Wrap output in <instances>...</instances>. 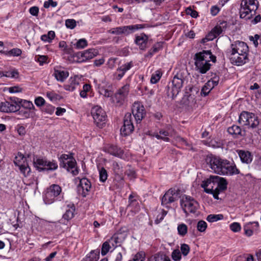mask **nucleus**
Returning a JSON list of instances; mask_svg holds the SVG:
<instances>
[{"label":"nucleus","mask_w":261,"mask_h":261,"mask_svg":"<svg viewBox=\"0 0 261 261\" xmlns=\"http://www.w3.org/2000/svg\"><path fill=\"white\" fill-rule=\"evenodd\" d=\"M249 48L247 44L242 41H236L231 44L226 52L231 63L239 66L246 63L248 60Z\"/></svg>","instance_id":"f257e3e1"},{"label":"nucleus","mask_w":261,"mask_h":261,"mask_svg":"<svg viewBox=\"0 0 261 261\" xmlns=\"http://www.w3.org/2000/svg\"><path fill=\"white\" fill-rule=\"evenodd\" d=\"M194 59L197 70L202 74L205 73L210 69L211 61L213 62L216 61V57L210 50H203L196 54Z\"/></svg>","instance_id":"f03ea898"},{"label":"nucleus","mask_w":261,"mask_h":261,"mask_svg":"<svg viewBox=\"0 0 261 261\" xmlns=\"http://www.w3.org/2000/svg\"><path fill=\"white\" fill-rule=\"evenodd\" d=\"M258 9L257 0H242L240 9V16L246 20L250 19L255 15Z\"/></svg>","instance_id":"7ed1b4c3"},{"label":"nucleus","mask_w":261,"mask_h":261,"mask_svg":"<svg viewBox=\"0 0 261 261\" xmlns=\"http://www.w3.org/2000/svg\"><path fill=\"white\" fill-rule=\"evenodd\" d=\"M238 122L242 126H247L252 128H256L259 124L257 116L247 111H243L240 114Z\"/></svg>","instance_id":"20e7f679"},{"label":"nucleus","mask_w":261,"mask_h":261,"mask_svg":"<svg viewBox=\"0 0 261 261\" xmlns=\"http://www.w3.org/2000/svg\"><path fill=\"white\" fill-rule=\"evenodd\" d=\"M215 184H217V187L215 189H219V191H223L227 189V182L226 180L224 178L218 176H212L209 179L203 181L201 187L205 188Z\"/></svg>","instance_id":"39448f33"},{"label":"nucleus","mask_w":261,"mask_h":261,"mask_svg":"<svg viewBox=\"0 0 261 261\" xmlns=\"http://www.w3.org/2000/svg\"><path fill=\"white\" fill-rule=\"evenodd\" d=\"M180 205L186 214H195L199 207L198 203L194 198L187 196L180 200Z\"/></svg>","instance_id":"423d86ee"},{"label":"nucleus","mask_w":261,"mask_h":261,"mask_svg":"<svg viewBox=\"0 0 261 261\" xmlns=\"http://www.w3.org/2000/svg\"><path fill=\"white\" fill-rule=\"evenodd\" d=\"M143 28V24L121 26L112 28L109 31V33L116 35H124L125 36H128L135 31Z\"/></svg>","instance_id":"0eeeda50"},{"label":"nucleus","mask_w":261,"mask_h":261,"mask_svg":"<svg viewBox=\"0 0 261 261\" xmlns=\"http://www.w3.org/2000/svg\"><path fill=\"white\" fill-rule=\"evenodd\" d=\"M206 161L214 173L221 175L225 160L211 155L207 157Z\"/></svg>","instance_id":"6e6552de"},{"label":"nucleus","mask_w":261,"mask_h":261,"mask_svg":"<svg viewBox=\"0 0 261 261\" xmlns=\"http://www.w3.org/2000/svg\"><path fill=\"white\" fill-rule=\"evenodd\" d=\"M94 123L99 127H102L105 124L107 115L105 111L99 106L93 107L91 111Z\"/></svg>","instance_id":"1a4fd4ad"},{"label":"nucleus","mask_w":261,"mask_h":261,"mask_svg":"<svg viewBox=\"0 0 261 261\" xmlns=\"http://www.w3.org/2000/svg\"><path fill=\"white\" fill-rule=\"evenodd\" d=\"M61 188L56 184L51 185L48 188L44 196V201L46 204H51L55 199L61 194Z\"/></svg>","instance_id":"9d476101"},{"label":"nucleus","mask_w":261,"mask_h":261,"mask_svg":"<svg viewBox=\"0 0 261 261\" xmlns=\"http://www.w3.org/2000/svg\"><path fill=\"white\" fill-rule=\"evenodd\" d=\"M184 82V78L180 73H177L174 77L172 81L171 86H169V88H171L172 97L176 96L180 91L182 87Z\"/></svg>","instance_id":"9b49d317"},{"label":"nucleus","mask_w":261,"mask_h":261,"mask_svg":"<svg viewBox=\"0 0 261 261\" xmlns=\"http://www.w3.org/2000/svg\"><path fill=\"white\" fill-rule=\"evenodd\" d=\"M132 111L137 123L140 122L146 114L145 108L140 102H135L134 103Z\"/></svg>","instance_id":"f8f14e48"},{"label":"nucleus","mask_w":261,"mask_h":261,"mask_svg":"<svg viewBox=\"0 0 261 261\" xmlns=\"http://www.w3.org/2000/svg\"><path fill=\"white\" fill-rule=\"evenodd\" d=\"M179 193L175 189H170L162 198V204L167 205L178 200Z\"/></svg>","instance_id":"ddd939ff"},{"label":"nucleus","mask_w":261,"mask_h":261,"mask_svg":"<svg viewBox=\"0 0 261 261\" xmlns=\"http://www.w3.org/2000/svg\"><path fill=\"white\" fill-rule=\"evenodd\" d=\"M222 170V175H232L238 174L240 173L239 169H237L236 165L229 161L225 160Z\"/></svg>","instance_id":"4468645a"},{"label":"nucleus","mask_w":261,"mask_h":261,"mask_svg":"<svg viewBox=\"0 0 261 261\" xmlns=\"http://www.w3.org/2000/svg\"><path fill=\"white\" fill-rule=\"evenodd\" d=\"M103 151L114 156L122 158L124 152L122 149L113 144L106 145L103 147Z\"/></svg>","instance_id":"2eb2a0df"},{"label":"nucleus","mask_w":261,"mask_h":261,"mask_svg":"<svg viewBox=\"0 0 261 261\" xmlns=\"http://www.w3.org/2000/svg\"><path fill=\"white\" fill-rule=\"evenodd\" d=\"M259 224L257 222H252L246 223L244 229L246 236L250 237L252 235L253 232L258 230Z\"/></svg>","instance_id":"dca6fc26"},{"label":"nucleus","mask_w":261,"mask_h":261,"mask_svg":"<svg viewBox=\"0 0 261 261\" xmlns=\"http://www.w3.org/2000/svg\"><path fill=\"white\" fill-rule=\"evenodd\" d=\"M148 37L144 33L136 36L135 43L139 46L140 49L144 50L146 47Z\"/></svg>","instance_id":"f3484780"},{"label":"nucleus","mask_w":261,"mask_h":261,"mask_svg":"<svg viewBox=\"0 0 261 261\" xmlns=\"http://www.w3.org/2000/svg\"><path fill=\"white\" fill-rule=\"evenodd\" d=\"M91 187L90 181L88 179L84 178L80 180L79 191H80L81 189H82V195L83 197H85L90 191Z\"/></svg>","instance_id":"a211bd4d"},{"label":"nucleus","mask_w":261,"mask_h":261,"mask_svg":"<svg viewBox=\"0 0 261 261\" xmlns=\"http://www.w3.org/2000/svg\"><path fill=\"white\" fill-rule=\"evenodd\" d=\"M18 107L10 104L7 101L0 103V111L5 113H12L17 111Z\"/></svg>","instance_id":"6ab92c4d"},{"label":"nucleus","mask_w":261,"mask_h":261,"mask_svg":"<svg viewBox=\"0 0 261 261\" xmlns=\"http://www.w3.org/2000/svg\"><path fill=\"white\" fill-rule=\"evenodd\" d=\"M125 236L121 233L114 234L109 240L113 245L114 248L120 246L125 239Z\"/></svg>","instance_id":"aec40b11"},{"label":"nucleus","mask_w":261,"mask_h":261,"mask_svg":"<svg viewBox=\"0 0 261 261\" xmlns=\"http://www.w3.org/2000/svg\"><path fill=\"white\" fill-rule=\"evenodd\" d=\"M237 152L241 161L243 163L249 164L251 162L252 160V156L249 151L238 150H237Z\"/></svg>","instance_id":"412c9836"},{"label":"nucleus","mask_w":261,"mask_h":261,"mask_svg":"<svg viewBox=\"0 0 261 261\" xmlns=\"http://www.w3.org/2000/svg\"><path fill=\"white\" fill-rule=\"evenodd\" d=\"M76 161L73 159H70L68 161L65 167H63L66 168L68 172H71L73 175H76L79 173V170L76 167Z\"/></svg>","instance_id":"4be33fe9"},{"label":"nucleus","mask_w":261,"mask_h":261,"mask_svg":"<svg viewBox=\"0 0 261 261\" xmlns=\"http://www.w3.org/2000/svg\"><path fill=\"white\" fill-rule=\"evenodd\" d=\"M75 207L74 204H69L67 206L66 212L63 215V219L68 221L74 217Z\"/></svg>","instance_id":"5701e85b"},{"label":"nucleus","mask_w":261,"mask_h":261,"mask_svg":"<svg viewBox=\"0 0 261 261\" xmlns=\"http://www.w3.org/2000/svg\"><path fill=\"white\" fill-rule=\"evenodd\" d=\"M97 54V50L93 48L89 49L81 53V56L83 58V61L91 59L95 57Z\"/></svg>","instance_id":"b1692460"},{"label":"nucleus","mask_w":261,"mask_h":261,"mask_svg":"<svg viewBox=\"0 0 261 261\" xmlns=\"http://www.w3.org/2000/svg\"><path fill=\"white\" fill-rule=\"evenodd\" d=\"M227 132L235 138L243 136L241 128L240 126L236 125H233L231 127H228Z\"/></svg>","instance_id":"393cba45"},{"label":"nucleus","mask_w":261,"mask_h":261,"mask_svg":"<svg viewBox=\"0 0 261 261\" xmlns=\"http://www.w3.org/2000/svg\"><path fill=\"white\" fill-rule=\"evenodd\" d=\"M54 75L58 81L63 82L69 76V73L67 71L55 69Z\"/></svg>","instance_id":"a878e982"},{"label":"nucleus","mask_w":261,"mask_h":261,"mask_svg":"<svg viewBox=\"0 0 261 261\" xmlns=\"http://www.w3.org/2000/svg\"><path fill=\"white\" fill-rule=\"evenodd\" d=\"M134 129V126L133 125L130 124H124L121 128L120 132L122 135L125 136H127L131 134Z\"/></svg>","instance_id":"bb28decb"},{"label":"nucleus","mask_w":261,"mask_h":261,"mask_svg":"<svg viewBox=\"0 0 261 261\" xmlns=\"http://www.w3.org/2000/svg\"><path fill=\"white\" fill-rule=\"evenodd\" d=\"M113 245L109 239L105 242L101 247V254L105 255L111 249L114 248Z\"/></svg>","instance_id":"cd10ccee"},{"label":"nucleus","mask_w":261,"mask_h":261,"mask_svg":"<svg viewBox=\"0 0 261 261\" xmlns=\"http://www.w3.org/2000/svg\"><path fill=\"white\" fill-rule=\"evenodd\" d=\"M47 160L43 159H37L36 161H34L35 166L38 169L45 170L46 167Z\"/></svg>","instance_id":"c85d7f7f"},{"label":"nucleus","mask_w":261,"mask_h":261,"mask_svg":"<svg viewBox=\"0 0 261 261\" xmlns=\"http://www.w3.org/2000/svg\"><path fill=\"white\" fill-rule=\"evenodd\" d=\"M214 87V85L208 81L201 89V95L206 96Z\"/></svg>","instance_id":"c756f323"},{"label":"nucleus","mask_w":261,"mask_h":261,"mask_svg":"<svg viewBox=\"0 0 261 261\" xmlns=\"http://www.w3.org/2000/svg\"><path fill=\"white\" fill-rule=\"evenodd\" d=\"M209 188L205 187L203 188L204 189V191L207 193L212 194L213 197L216 199H219L218 195L220 191H219V189H213L214 186L211 185L209 186Z\"/></svg>","instance_id":"7c9ffc66"},{"label":"nucleus","mask_w":261,"mask_h":261,"mask_svg":"<svg viewBox=\"0 0 261 261\" xmlns=\"http://www.w3.org/2000/svg\"><path fill=\"white\" fill-rule=\"evenodd\" d=\"M55 33L54 31H50L47 34L42 35L41 39L44 42H50L55 38Z\"/></svg>","instance_id":"2f4dec72"},{"label":"nucleus","mask_w":261,"mask_h":261,"mask_svg":"<svg viewBox=\"0 0 261 261\" xmlns=\"http://www.w3.org/2000/svg\"><path fill=\"white\" fill-rule=\"evenodd\" d=\"M25 158L23 156V155L21 153H18L15 156L14 163L16 166L19 167L20 166L23 165L24 163H26L25 162Z\"/></svg>","instance_id":"473e14b6"},{"label":"nucleus","mask_w":261,"mask_h":261,"mask_svg":"<svg viewBox=\"0 0 261 261\" xmlns=\"http://www.w3.org/2000/svg\"><path fill=\"white\" fill-rule=\"evenodd\" d=\"M18 167L20 172L23 174L24 176L27 177L29 175L31 172V169L27 163H24L23 165L20 166Z\"/></svg>","instance_id":"72a5a7b5"},{"label":"nucleus","mask_w":261,"mask_h":261,"mask_svg":"<svg viewBox=\"0 0 261 261\" xmlns=\"http://www.w3.org/2000/svg\"><path fill=\"white\" fill-rule=\"evenodd\" d=\"M162 75V72L160 70H156L155 71L154 73H153L151 75L150 79V82L152 84H156L161 79Z\"/></svg>","instance_id":"f704fd0d"},{"label":"nucleus","mask_w":261,"mask_h":261,"mask_svg":"<svg viewBox=\"0 0 261 261\" xmlns=\"http://www.w3.org/2000/svg\"><path fill=\"white\" fill-rule=\"evenodd\" d=\"M70 159H73V158L69 155L63 154L59 158V161L60 162V165L61 167H65L67 163H68V161L70 160Z\"/></svg>","instance_id":"c9c22d12"},{"label":"nucleus","mask_w":261,"mask_h":261,"mask_svg":"<svg viewBox=\"0 0 261 261\" xmlns=\"http://www.w3.org/2000/svg\"><path fill=\"white\" fill-rule=\"evenodd\" d=\"M126 98L120 95L117 92L115 94V96L113 98V101L118 106L122 105L125 101Z\"/></svg>","instance_id":"e433bc0d"},{"label":"nucleus","mask_w":261,"mask_h":261,"mask_svg":"<svg viewBox=\"0 0 261 261\" xmlns=\"http://www.w3.org/2000/svg\"><path fill=\"white\" fill-rule=\"evenodd\" d=\"M223 219V215L222 214H211L207 216L206 220L210 222H214Z\"/></svg>","instance_id":"4c0bfd02"},{"label":"nucleus","mask_w":261,"mask_h":261,"mask_svg":"<svg viewBox=\"0 0 261 261\" xmlns=\"http://www.w3.org/2000/svg\"><path fill=\"white\" fill-rule=\"evenodd\" d=\"M20 105L22 106V107L24 108V109L28 110L35 109V107L33 103L30 101L21 99V102H20Z\"/></svg>","instance_id":"58836bf2"},{"label":"nucleus","mask_w":261,"mask_h":261,"mask_svg":"<svg viewBox=\"0 0 261 261\" xmlns=\"http://www.w3.org/2000/svg\"><path fill=\"white\" fill-rule=\"evenodd\" d=\"M177 231L179 236L181 237L185 236L188 232L187 226L184 223L179 224L177 226Z\"/></svg>","instance_id":"ea45409f"},{"label":"nucleus","mask_w":261,"mask_h":261,"mask_svg":"<svg viewBox=\"0 0 261 261\" xmlns=\"http://www.w3.org/2000/svg\"><path fill=\"white\" fill-rule=\"evenodd\" d=\"M99 92L101 95H103L106 97H110L113 95V91L110 89L106 88L104 87H100Z\"/></svg>","instance_id":"a19ab883"},{"label":"nucleus","mask_w":261,"mask_h":261,"mask_svg":"<svg viewBox=\"0 0 261 261\" xmlns=\"http://www.w3.org/2000/svg\"><path fill=\"white\" fill-rule=\"evenodd\" d=\"M112 168L115 174L119 175L122 172V167L118 163L114 162L112 164Z\"/></svg>","instance_id":"79ce46f5"},{"label":"nucleus","mask_w":261,"mask_h":261,"mask_svg":"<svg viewBox=\"0 0 261 261\" xmlns=\"http://www.w3.org/2000/svg\"><path fill=\"white\" fill-rule=\"evenodd\" d=\"M18 115L20 116V119H24L31 117V112L29 110L26 109L19 110Z\"/></svg>","instance_id":"37998d69"},{"label":"nucleus","mask_w":261,"mask_h":261,"mask_svg":"<svg viewBox=\"0 0 261 261\" xmlns=\"http://www.w3.org/2000/svg\"><path fill=\"white\" fill-rule=\"evenodd\" d=\"M129 85H125L122 87L120 89H119L118 90L117 93L120 95L123 96L125 98H126L129 92Z\"/></svg>","instance_id":"c03bdc74"},{"label":"nucleus","mask_w":261,"mask_h":261,"mask_svg":"<svg viewBox=\"0 0 261 261\" xmlns=\"http://www.w3.org/2000/svg\"><path fill=\"white\" fill-rule=\"evenodd\" d=\"M162 48V43L161 42H158L155 44L148 51V56H151L154 53H157Z\"/></svg>","instance_id":"a18cd8bd"},{"label":"nucleus","mask_w":261,"mask_h":261,"mask_svg":"<svg viewBox=\"0 0 261 261\" xmlns=\"http://www.w3.org/2000/svg\"><path fill=\"white\" fill-rule=\"evenodd\" d=\"M207 223L203 220H200L197 224V229L198 231L203 232L205 231L207 228Z\"/></svg>","instance_id":"49530a36"},{"label":"nucleus","mask_w":261,"mask_h":261,"mask_svg":"<svg viewBox=\"0 0 261 261\" xmlns=\"http://www.w3.org/2000/svg\"><path fill=\"white\" fill-rule=\"evenodd\" d=\"M70 81V84L69 85H66L65 86V89L69 91H73L79 84L74 79H73L71 78Z\"/></svg>","instance_id":"de8ad7c7"},{"label":"nucleus","mask_w":261,"mask_h":261,"mask_svg":"<svg viewBox=\"0 0 261 261\" xmlns=\"http://www.w3.org/2000/svg\"><path fill=\"white\" fill-rule=\"evenodd\" d=\"M99 180L100 181L105 182L108 178V173L107 170L103 168H101L99 170Z\"/></svg>","instance_id":"09e8293b"},{"label":"nucleus","mask_w":261,"mask_h":261,"mask_svg":"<svg viewBox=\"0 0 261 261\" xmlns=\"http://www.w3.org/2000/svg\"><path fill=\"white\" fill-rule=\"evenodd\" d=\"M98 258V255L94 252V251H92L87 255L84 259L86 261H97Z\"/></svg>","instance_id":"8fccbe9b"},{"label":"nucleus","mask_w":261,"mask_h":261,"mask_svg":"<svg viewBox=\"0 0 261 261\" xmlns=\"http://www.w3.org/2000/svg\"><path fill=\"white\" fill-rule=\"evenodd\" d=\"M1 53H3V54H4L5 55H12L14 56H18L19 55H21V49H19V48H13L12 49H11L10 51H9L8 52H5L4 51H0Z\"/></svg>","instance_id":"3c124183"},{"label":"nucleus","mask_w":261,"mask_h":261,"mask_svg":"<svg viewBox=\"0 0 261 261\" xmlns=\"http://www.w3.org/2000/svg\"><path fill=\"white\" fill-rule=\"evenodd\" d=\"M58 168V164L56 162L53 161L51 162L47 161L45 170H55Z\"/></svg>","instance_id":"603ef678"},{"label":"nucleus","mask_w":261,"mask_h":261,"mask_svg":"<svg viewBox=\"0 0 261 261\" xmlns=\"http://www.w3.org/2000/svg\"><path fill=\"white\" fill-rule=\"evenodd\" d=\"M6 77H17L18 76L19 73L16 69H12L10 71H6L5 74H3Z\"/></svg>","instance_id":"864d4df0"},{"label":"nucleus","mask_w":261,"mask_h":261,"mask_svg":"<svg viewBox=\"0 0 261 261\" xmlns=\"http://www.w3.org/2000/svg\"><path fill=\"white\" fill-rule=\"evenodd\" d=\"M10 104L18 107L17 111L20 109V102H21V99L16 97H11L9 98Z\"/></svg>","instance_id":"5fc2aeb1"},{"label":"nucleus","mask_w":261,"mask_h":261,"mask_svg":"<svg viewBox=\"0 0 261 261\" xmlns=\"http://www.w3.org/2000/svg\"><path fill=\"white\" fill-rule=\"evenodd\" d=\"M134 64L132 61L126 63L120 67H119L121 70L124 73H126V71L129 70L132 67H133Z\"/></svg>","instance_id":"6e6d98bb"},{"label":"nucleus","mask_w":261,"mask_h":261,"mask_svg":"<svg viewBox=\"0 0 261 261\" xmlns=\"http://www.w3.org/2000/svg\"><path fill=\"white\" fill-rule=\"evenodd\" d=\"M87 41L85 39H81L76 43L75 46L77 49H82L87 46Z\"/></svg>","instance_id":"4d7b16f0"},{"label":"nucleus","mask_w":261,"mask_h":261,"mask_svg":"<svg viewBox=\"0 0 261 261\" xmlns=\"http://www.w3.org/2000/svg\"><path fill=\"white\" fill-rule=\"evenodd\" d=\"M171 256L174 261H179L181 259V252L178 249H175L172 252Z\"/></svg>","instance_id":"13d9d810"},{"label":"nucleus","mask_w":261,"mask_h":261,"mask_svg":"<svg viewBox=\"0 0 261 261\" xmlns=\"http://www.w3.org/2000/svg\"><path fill=\"white\" fill-rule=\"evenodd\" d=\"M124 74V73L121 70L119 67H118L116 71L113 74L114 79L119 81L123 77Z\"/></svg>","instance_id":"bf43d9fd"},{"label":"nucleus","mask_w":261,"mask_h":261,"mask_svg":"<svg viewBox=\"0 0 261 261\" xmlns=\"http://www.w3.org/2000/svg\"><path fill=\"white\" fill-rule=\"evenodd\" d=\"M132 119L133 118L131 114L130 113H127L126 114H125L124 117L123 124L133 125Z\"/></svg>","instance_id":"052dcab7"},{"label":"nucleus","mask_w":261,"mask_h":261,"mask_svg":"<svg viewBox=\"0 0 261 261\" xmlns=\"http://www.w3.org/2000/svg\"><path fill=\"white\" fill-rule=\"evenodd\" d=\"M190 247L186 244H182L180 246V250L181 253L184 255L186 256L188 254L190 251Z\"/></svg>","instance_id":"680f3d73"},{"label":"nucleus","mask_w":261,"mask_h":261,"mask_svg":"<svg viewBox=\"0 0 261 261\" xmlns=\"http://www.w3.org/2000/svg\"><path fill=\"white\" fill-rule=\"evenodd\" d=\"M65 25L67 28L73 29L76 26V21L74 19H67L65 21Z\"/></svg>","instance_id":"e2e57ef3"},{"label":"nucleus","mask_w":261,"mask_h":261,"mask_svg":"<svg viewBox=\"0 0 261 261\" xmlns=\"http://www.w3.org/2000/svg\"><path fill=\"white\" fill-rule=\"evenodd\" d=\"M249 40L253 42L255 47H257L259 44V35L255 34L254 36H250Z\"/></svg>","instance_id":"0e129e2a"},{"label":"nucleus","mask_w":261,"mask_h":261,"mask_svg":"<svg viewBox=\"0 0 261 261\" xmlns=\"http://www.w3.org/2000/svg\"><path fill=\"white\" fill-rule=\"evenodd\" d=\"M230 228L233 232H238L241 230V226L239 223L234 222L230 224Z\"/></svg>","instance_id":"69168bd1"},{"label":"nucleus","mask_w":261,"mask_h":261,"mask_svg":"<svg viewBox=\"0 0 261 261\" xmlns=\"http://www.w3.org/2000/svg\"><path fill=\"white\" fill-rule=\"evenodd\" d=\"M57 6V2L53 1V0H48L45 1L44 3V7L45 8H48L50 6L52 7H55Z\"/></svg>","instance_id":"338daca9"},{"label":"nucleus","mask_w":261,"mask_h":261,"mask_svg":"<svg viewBox=\"0 0 261 261\" xmlns=\"http://www.w3.org/2000/svg\"><path fill=\"white\" fill-rule=\"evenodd\" d=\"M237 261H253V257L251 255H248L247 256H241L238 257Z\"/></svg>","instance_id":"774afa93"}]
</instances>
